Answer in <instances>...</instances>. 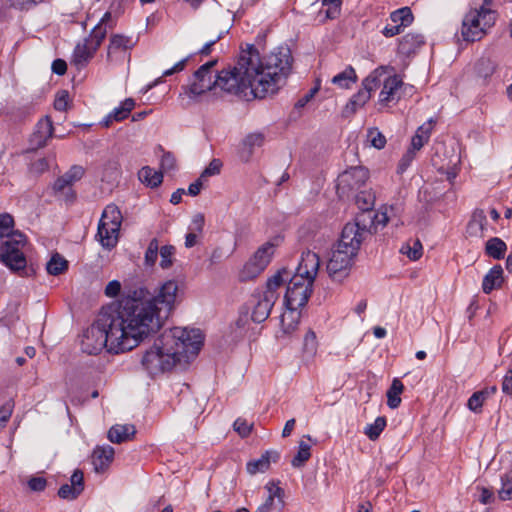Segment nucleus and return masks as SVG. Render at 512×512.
I'll return each instance as SVG.
<instances>
[{
    "instance_id": "17",
    "label": "nucleus",
    "mask_w": 512,
    "mask_h": 512,
    "mask_svg": "<svg viewBox=\"0 0 512 512\" xmlns=\"http://www.w3.org/2000/svg\"><path fill=\"white\" fill-rule=\"evenodd\" d=\"M280 459V453L276 450L265 451L260 458L251 460L247 463L246 469L250 475L264 473L268 471L272 463H277Z\"/></svg>"
},
{
    "instance_id": "64",
    "label": "nucleus",
    "mask_w": 512,
    "mask_h": 512,
    "mask_svg": "<svg viewBox=\"0 0 512 512\" xmlns=\"http://www.w3.org/2000/svg\"><path fill=\"white\" fill-rule=\"evenodd\" d=\"M504 393L512 394V369L508 370L502 383Z\"/></svg>"
},
{
    "instance_id": "8",
    "label": "nucleus",
    "mask_w": 512,
    "mask_h": 512,
    "mask_svg": "<svg viewBox=\"0 0 512 512\" xmlns=\"http://www.w3.org/2000/svg\"><path fill=\"white\" fill-rule=\"evenodd\" d=\"M369 172L362 166L350 167L337 178V193L341 198H349L359 192L366 184Z\"/></svg>"
},
{
    "instance_id": "63",
    "label": "nucleus",
    "mask_w": 512,
    "mask_h": 512,
    "mask_svg": "<svg viewBox=\"0 0 512 512\" xmlns=\"http://www.w3.org/2000/svg\"><path fill=\"white\" fill-rule=\"evenodd\" d=\"M204 183L205 180L199 176V178L195 182L189 185L188 194L191 196H197L200 193L201 189L203 188Z\"/></svg>"
},
{
    "instance_id": "31",
    "label": "nucleus",
    "mask_w": 512,
    "mask_h": 512,
    "mask_svg": "<svg viewBox=\"0 0 512 512\" xmlns=\"http://www.w3.org/2000/svg\"><path fill=\"white\" fill-rule=\"evenodd\" d=\"M357 74L352 66H347L342 72L336 74L331 82L341 89H350L357 82Z\"/></svg>"
},
{
    "instance_id": "43",
    "label": "nucleus",
    "mask_w": 512,
    "mask_h": 512,
    "mask_svg": "<svg viewBox=\"0 0 512 512\" xmlns=\"http://www.w3.org/2000/svg\"><path fill=\"white\" fill-rule=\"evenodd\" d=\"M488 391H478L472 394V396L468 399V408L473 412H480L482 405L486 398L488 397Z\"/></svg>"
},
{
    "instance_id": "15",
    "label": "nucleus",
    "mask_w": 512,
    "mask_h": 512,
    "mask_svg": "<svg viewBox=\"0 0 512 512\" xmlns=\"http://www.w3.org/2000/svg\"><path fill=\"white\" fill-rule=\"evenodd\" d=\"M265 489L268 493L267 497L255 512H281L284 506V490L279 486V481L267 482Z\"/></svg>"
},
{
    "instance_id": "25",
    "label": "nucleus",
    "mask_w": 512,
    "mask_h": 512,
    "mask_svg": "<svg viewBox=\"0 0 512 512\" xmlns=\"http://www.w3.org/2000/svg\"><path fill=\"white\" fill-rule=\"evenodd\" d=\"M135 102L132 98L125 99L119 107H116L101 122L103 127H110L114 121H122L126 119L134 109Z\"/></svg>"
},
{
    "instance_id": "51",
    "label": "nucleus",
    "mask_w": 512,
    "mask_h": 512,
    "mask_svg": "<svg viewBox=\"0 0 512 512\" xmlns=\"http://www.w3.org/2000/svg\"><path fill=\"white\" fill-rule=\"evenodd\" d=\"M14 409V402L12 400L6 401L0 407V427H4L7 421L10 419Z\"/></svg>"
},
{
    "instance_id": "49",
    "label": "nucleus",
    "mask_w": 512,
    "mask_h": 512,
    "mask_svg": "<svg viewBox=\"0 0 512 512\" xmlns=\"http://www.w3.org/2000/svg\"><path fill=\"white\" fill-rule=\"evenodd\" d=\"M234 430L241 436L246 437L250 434L253 424L249 423L246 419L238 418L234 422Z\"/></svg>"
},
{
    "instance_id": "54",
    "label": "nucleus",
    "mask_w": 512,
    "mask_h": 512,
    "mask_svg": "<svg viewBox=\"0 0 512 512\" xmlns=\"http://www.w3.org/2000/svg\"><path fill=\"white\" fill-rule=\"evenodd\" d=\"M84 168L82 166H72L65 174L64 177L73 185L75 182L79 181L84 175Z\"/></svg>"
},
{
    "instance_id": "50",
    "label": "nucleus",
    "mask_w": 512,
    "mask_h": 512,
    "mask_svg": "<svg viewBox=\"0 0 512 512\" xmlns=\"http://www.w3.org/2000/svg\"><path fill=\"white\" fill-rule=\"evenodd\" d=\"M222 162L219 159H213L209 165L203 170L200 177L207 180L208 177L214 176L220 173Z\"/></svg>"
},
{
    "instance_id": "24",
    "label": "nucleus",
    "mask_w": 512,
    "mask_h": 512,
    "mask_svg": "<svg viewBox=\"0 0 512 512\" xmlns=\"http://www.w3.org/2000/svg\"><path fill=\"white\" fill-rule=\"evenodd\" d=\"M504 272L500 265L493 266L483 278L482 290L490 294L495 289H500L504 282Z\"/></svg>"
},
{
    "instance_id": "47",
    "label": "nucleus",
    "mask_w": 512,
    "mask_h": 512,
    "mask_svg": "<svg viewBox=\"0 0 512 512\" xmlns=\"http://www.w3.org/2000/svg\"><path fill=\"white\" fill-rule=\"evenodd\" d=\"M498 497L502 501L512 499V476L501 478V488L498 490Z\"/></svg>"
},
{
    "instance_id": "62",
    "label": "nucleus",
    "mask_w": 512,
    "mask_h": 512,
    "mask_svg": "<svg viewBox=\"0 0 512 512\" xmlns=\"http://www.w3.org/2000/svg\"><path fill=\"white\" fill-rule=\"evenodd\" d=\"M403 31V28L400 27L396 23L388 24L382 30V33L385 37H393L395 35L400 34Z\"/></svg>"
},
{
    "instance_id": "11",
    "label": "nucleus",
    "mask_w": 512,
    "mask_h": 512,
    "mask_svg": "<svg viewBox=\"0 0 512 512\" xmlns=\"http://www.w3.org/2000/svg\"><path fill=\"white\" fill-rule=\"evenodd\" d=\"M383 71L375 70L369 76H367L363 82V88L360 89L349 102L346 104L343 114L348 117L355 114L360 108H362L371 98V92L374 91L381 84V75Z\"/></svg>"
},
{
    "instance_id": "7",
    "label": "nucleus",
    "mask_w": 512,
    "mask_h": 512,
    "mask_svg": "<svg viewBox=\"0 0 512 512\" xmlns=\"http://www.w3.org/2000/svg\"><path fill=\"white\" fill-rule=\"evenodd\" d=\"M106 33V29H102L100 26H95L89 36L84 38L81 42H78L75 46L71 58V64L77 69L85 67L94 57L96 51L105 38Z\"/></svg>"
},
{
    "instance_id": "22",
    "label": "nucleus",
    "mask_w": 512,
    "mask_h": 512,
    "mask_svg": "<svg viewBox=\"0 0 512 512\" xmlns=\"http://www.w3.org/2000/svg\"><path fill=\"white\" fill-rule=\"evenodd\" d=\"M300 309V307H285L280 316V327L284 334H291L297 329L301 316Z\"/></svg>"
},
{
    "instance_id": "44",
    "label": "nucleus",
    "mask_w": 512,
    "mask_h": 512,
    "mask_svg": "<svg viewBox=\"0 0 512 512\" xmlns=\"http://www.w3.org/2000/svg\"><path fill=\"white\" fill-rule=\"evenodd\" d=\"M160 254V266L163 269H168L173 264V258L175 254V248L171 245H165L159 249Z\"/></svg>"
},
{
    "instance_id": "33",
    "label": "nucleus",
    "mask_w": 512,
    "mask_h": 512,
    "mask_svg": "<svg viewBox=\"0 0 512 512\" xmlns=\"http://www.w3.org/2000/svg\"><path fill=\"white\" fill-rule=\"evenodd\" d=\"M506 250V243L498 237L489 239L485 245L486 254L497 260L504 258Z\"/></svg>"
},
{
    "instance_id": "53",
    "label": "nucleus",
    "mask_w": 512,
    "mask_h": 512,
    "mask_svg": "<svg viewBox=\"0 0 512 512\" xmlns=\"http://www.w3.org/2000/svg\"><path fill=\"white\" fill-rule=\"evenodd\" d=\"M392 210H393L392 207H390V208L384 207L383 209L378 211L374 215V218L372 220L373 225L375 227H378L379 225L385 226L389 222V220H390L389 212L392 211Z\"/></svg>"
},
{
    "instance_id": "3",
    "label": "nucleus",
    "mask_w": 512,
    "mask_h": 512,
    "mask_svg": "<svg viewBox=\"0 0 512 512\" xmlns=\"http://www.w3.org/2000/svg\"><path fill=\"white\" fill-rule=\"evenodd\" d=\"M203 335L198 329L174 327L162 332L144 353L142 365L151 375L186 366L198 355Z\"/></svg>"
},
{
    "instance_id": "58",
    "label": "nucleus",
    "mask_w": 512,
    "mask_h": 512,
    "mask_svg": "<svg viewBox=\"0 0 512 512\" xmlns=\"http://www.w3.org/2000/svg\"><path fill=\"white\" fill-rule=\"evenodd\" d=\"M205 218L202 213H197L193 216L191 225L189 227L190 231L197 232L202 234L204 228Z\"/></svg>"
},
{
    "instance_id": "46",
    "label": "nucleus",
    "mask_w": 512,
    "mask_h": 512,
    "mask_svg": "<svg viewBox=\"0 0 512 512\" xmlns=\"http://www.w3.org/2000/svg\"><path fill=\"white\" fill-rule=\"evenodd\" d=\"M356 202L363 211L370 210L375 203V196L370 192L359 191L356 194Z\"/></svg>"
},
{
    "instance_id": "21",
    "label": "nucleus",
    "mask_w": 512,
    "mask_h": 512,
    "mask_svg": "<svg viewBox=\"0 0 512 512\" xmlns=\"http://www.w3.org/2000/svg\"><path fill=\"white\" fill-rule=\"evenodd\" d=\"M402 86V80L398 76L393 75L387 77L383 82L382 90L379 94L381 104H388L399 98L398 92Z\"/></svg>"
},
{
    "instance_id": "39",
    "label": "nucleus",
    "mask_w": 512,
    "mask_h": 512,
    "mask_svg": "<svg viewBox=\"0 0 512 512\" xmlns=\"http://www.w3.org/2000/svg\"><path fill=\"white\" fill-rule=\"evenodd\" d=\"M385 427L386 419L384 417H377L373 423L365 427L364 433L370 440L375 441L379 438Z\"/></svg>"
},
{
    "instance_id": "27",
    "label": "nucleus",
    "mask_w": 512,
    "mask_h": 512,
    "mask_svg": "<svg viewBox=\"0 0 512 512\" xmlns=\"http://www.w3.org/2000/svg\"><path fill=\"white\" fill-rule=\"evenodd\" d=\"M433 127L434 122L432 119L422 124L412 137L409 149L415 152L420 151V149L429 141Z\"/></svg>"
},
{
    "instance_id": "29",
    "label": "nucleus",
    "mask_w": 512,
    "mask_h": 512,
    "mask_svg": "<svg viewBox=\"0 0 512 512\" xmlns=\"http://www.w3.org/2000/svg\"><path fill=\"white\" fill-rule=\"evenodd\" d=\"M136 433L135 427L130 424L114 425L108 431V439L113 443H122L131 439Z\"/></svg>"
},
{
    "instance_id": "40",
    "label": "nucleus",
    "mask_w": 512,
    "mask_h": 512,
    "mask_svg": "<svg viewBox=\"0 0 512 512\" xmlns=\"http://www.w3.org/2000/svg\"><path fill=\"white\" fill-rule=\"evenodd\" d=\"M401 252L407 255L410 260L416 261L420 259L423 254V246L421 242L416 239L412 242V245H410V243L404 245L401 248Z\"/></svg>"
},
{
    "instance_id": "26",
    "label": "nucleus",
    "mask_w": 512,
    "mask_h": 512,
    "mask_svg": "<svg viewBox=\"0 0 512 512\" xmlns=\"http://www.w3.org/2000/svg\"><path fill=\"white\" fill-rule=\"evenodd\" d=\"M424 43V38L418 33H407L398 44V52L402 55L409 56L415 53Z\"/></svg>"
},
{
    "instance_id": "57",
    "label": "nucleus",
    "mask_w": 512,
    "mask_h": 512,
    "mask_svg": "<svg viewBox=\"0 0 512 512\" xmlns=\"http://www.w3.org/2000/svg\"><path fill=\"white\" fill-rule=\"evenodd\" d=\"M320 85L317 84L315 87L311 88L306 94H304L301 98L298 99V101L295 104L296 108H303L305 107L317 94L319 91Z\"/></svg>"
},
{
    "instance_id": "14",
    "label": "nucleus",
    "mask_w": 512,
    "mask_h": 512,
    "mask_svg": "<svg viewBox=\"0 0 512 512\" xmlns=\"http://www.w3.org/2000/svg\"><path fill=\"white\" fill-rule=\"evenodd\" d=\"M135 45L131 37L121 34H113L109 39L107 48V62L109 64L122 63L127 57L129 58V50Z\"/></svg>"
},
{
    "instance_id": "23",
    "label": "nucleus",
    "mask_w": 512,
    "mask_h": 512,
    "mask_svg": "<svg viewBox=\"0 0 512 512\" xmlns=\"http://www.w3.org/2000/svg\"><path fill=\"white\" fill-rule=\"evenodd\" d=\"M265 142V136L260 132H253L248 134L242 141V149L240 157L242 160L248 162L256 148H260Z\"/></svg>"
},
{
    "instance_id": "28",
    "label": "nucleus",
    "mask_w": 512,
    "mask_h": 512,
    "mask_svg": "<svg viewBox=\"0 0 512 512\" xmlns=\"http://www.w3.org/2000/svg\"><path fill=\"white\" fill-rule=\"evenodd\" d=\"M53 134V123L51 119L46 116L41 119L36 126V130L33 134L36 144L39 147L46 145L47 141L52 137Z\"/></svg>"
},
{
    "instance_id": "60",
    "label": "nucleus",
    "mask_w": 512,
    "mask_h": 512,
    "mask_svg": "<svg viewBox=\"0 0 512 512\" xmlns=\"http://www.w3.org/2000/svg\"><path fill=\"white\" fill-rule=\"evenodd\" d=\"M176 166L175 157L170 153H165L161 158V168L164 171H171Z\"/></svg>"
},
{
    "instance_id": "1",
    "label": "nucleus",
    "mask_w": 512,
    "mask_h": 512,
    "mask_svg": "<svg viewBox=\"0 0 512 512\" xmlns=\"http://www.w3.org/2000/svg\"><path fill=\"white\" fill-rule=\"evenodd\" d=\"M178 284L164 282L155 292L137 287L115 308L104 311L97 323L83 334L81 349L97 354L103 348L118 354L136 348L158 332L175 308Z\"/></svg>"
},
{
    "instance_id": "56",
    "label": "nucleus",
    "mask_w": 512,
    "mask_h": 512,
    "mask_svg": "<svg viewBox=\"0 0 512 512\" xmlns=\"http://www.w3.org/2000/svg\"><path fill=\"white\" fill-rule=\"evenodd\" d=\"M71 486H73L80 493L84 490V475L79 469L75 470L70 478Z\"/></svg>"
},
{
    "instance_id": "20",
    "label": "nucleus",
    "mask_w": 512,
    "mask_h": 512,
    "mask_svg": "<svg viewBox=\"0 0 512 512\" xmlns=\"http://www.w3.org/2000/svg\"><path fill=\"white\" fill-rule=\"evenodd\" d=\"M275 303L276 301L272 295L269 297L264 294L259 295L252 310V320L256 323L265 321L269 317Z\"/></svg>"
},
{
    "instance_id": "35",
    "label": "nucleus",
    "mask_w": 512,
    "mask_h": 512,
    "mask_svg": "<svg viewBox=\"0 0 512 512\" xmlns=\"http://www.w3.org/2000/svg\"><path fill=\"white\" fill-rule=\"evenodd\" d=\"M68 269V261L59 253H55L51 256L50 260L46 264V270L48 274L58 276Z\"/></svg>"
},
{
    "instance_id": "9",
    "label": "nucleus",
    "mask_w": 512,
    "mask_h": 512,
    "mask_svg": "<svg viewBox=\"0 0 512 512\" xmlns=\"http://www.w3.org/2000/svg\"><path fill=\"white\" fill-rule=\"evenodd\" d=\"M313 284V282L302 278L301 275L290 274L284 294L285 307H304L313 292Z\"/></svg>"
},
{
    "instance_id": "18",
    "label": "nucleus",
    "mask_w": 512,
    "mask_h": 512,
    "mask_svg": "<svg viewBox=\"0 0 512 512\" xmlns=\"http://www.w3.org/2000/svg\"><path fill=\"white\" fill-rule=\"evenodd\" d=\"M288 279H290V271L287 268L279 269L267 279L263 294L268 297L272 295L277 301L280 296L279 290L286 285Z\"/></svg>"
},
{
    "instance_id": "59",
    "label": "nucleus",
    "mask_w": 512,
    "mask_h": 512,
    "mask_svg": "<svg viewBox=\"0 0 512 512\" xmlns=\"http://www.w3.org/2000/svg\"><path fill=\"white\" fill-rule=\"evenodd\" d=\"M121 287L118 280H112L106 285L104 293L109 298L117 297L121 292Z\"/></svg>"
},
{
    "instance_id": "42",
    "label": "nucleus",
    "mask_w": 512,
    "mask_h": 512,
    "mask_svg": "<svg viewBox=\"0 0 512 512\" xmlns=\"http://www.w3.org/2000/svg\"><path fill=\"white\" fill-rule=\"evenodd\" d=\"M367 142L376 149H382L386 145V138L377 128H370L367 131Z\"/></svg>"
},
{
    "instance_id": "32",
    "label": "nucleus",
    "mask_w": 512,
    "mask_h": 512,
    "mask_svg": "<svg viewBox=\"0 0 512 512\" xmlns=\"http://www.w3.org/2000/svg\"><path fill=\"white\" fill-rule=\"evenodd\" d=\"M138 178L143 184L151 188L158 187L163 181L162 173L149 166L142 167L139 170Z\"/></svg>"
},
{
    "instance_id": "13",
    "label": "nucleus",
    "mask_w": 512,
    "mask_h": 512,
    "mask_svg": "<svg viewBox=\"0 0 512 512\" xmlns=\"http://www.w3.org/2000/svg\"><path fill=\"white\" fill-rule=\"evenodd\" d=\"M362 221L363 220L358 217L354 222H349L344 226L341 238L337 244L340 248L347 249L357 254L363 240L369 233L366 224H362Z\"/></svg>"
},
{
    "instance_id": "12",
    "label": "nucleus",
    "mask_w": 512,
    "mask_h": 512,
    "mask_svg": "<svg viewBox=\"0 0 512 512\" xmlns=\"http://www.w3.org/2000/svg\"><path fill=\"white\" fill-rule=\"evenodd\" d=\"M356 255L357 254L336 245L331 251L326 265L329 276L335 281H340L345 278L350 272Z\"/></svg>"
},
{
    "instance_id": "34",
    "label": "nucleus",
    "mask_w": 512,
    "mask_h": 512,
    "mask_svg": "<svg viewBox=\"0 0 512 512\" xmlns=\"http://www.w3.org/2000/svg\"><path fill=\"white\" fill-rule=\"evenodd\" d=\"M403 390V383L398 378L393 379L392 384L386 393L387 405L391 409H396L399 407L401 403L400 395L402 394Z\"/></svg>"
},
{
    "instance_id": "52",
    "label": "nucleus",
    "mask_w": 512,
    "mask_h": 512,
    "mask_svg": "<svg viewBox=\"0 0 512 512\" xmlns=\"http://www.w3.org/2000/svg\"><path fill=\"white\" fill-rule=\"evenodd\" d=\"M81 493L70 484H63L58 490V496L62 499L74 500Z\"/></svg>"
},
{
    "instance_id": "16",
    "label": "nucleus",
    "mask_w": 512,
    "mask_h": 512,
    "mask_svg": "<svg viewBox=\"0 0 512 512\" xmlns=\"http://www.w3.org/2000/svg\"><path fill=\"white\" fill-rule=\"evenodd\" d=\"M320 267L319 256L310 250L301 254L300 262L294 275H301L302 278L314 283Z\"/></svg>"
},
{
    "instance_id": "30",
    "label": "nucleus",
    "mask_w": 512,
    "mask_h": 512,
    "mask_svg": "<svg viewBox=\"0 0 512 512\" xmlns=\"http://www.w3.org/2000/svg\"><path fill=\"white\" fill-rule=\"evenodd\" d=\"M487 224L486 214L483 210H475L467 225V233L470 236L482 237Z\"/></svg>"
},
{
    "instance_id": "36",
    "label": "nucleus",
    "mask_w": 512,
    "mask_h": 512,
    "mask_svg": "<svg viewBox=\"0 0 512 512\" xmlns=\"http://www.w3.org/2000/svg\"><path fill=\"white\" fill-rule=\"evenodd\" d=\"M317 350H318V342H317L316 334L312 330H309V331H307V333L304 336L303 349H302L303 358L306 360L314 359V357L317 354Z\"/></svg>"
},
{
    "instance_id": "2",
    "label": "nucleus",
    "mask_w": 512,
    "mask_h": 512,
    "mask_svg": "<svg viewBox=\"0 0 512 512\" xmlns=\"http://www.w3.org/2000/svg\"><path fill=\"white\" fill-rule=\"evenodd\" d=\"M217 60H211L194 73L189 92L198 96L207 91L235 94L247 101L275 94L290 75L293 57L288 46L274 48L260 56L250 45L242 50L233 69L222 70L216 76L212 68Z\"/></svg>"
},
{
    "instance_id": "61",
    "label": "nucleus",
    "mask_w": 512,
    "mask_h": 512,
    "mask_svg": "<svg viewBox=\"0 0 512 512\" xmlns=\"http://www.w3.org/2000/svg\"><path fill=\"white\" fill-rule=\"evenodd\" d=\"M46 484V479L43 477H33L28 482L29 488L33 491H43Z\"/></svg>"
},
{
    "instance_id": "5",
    "label": "nucleus",
    "mask_w": 512,
    "mask_h": 512,
    "mask_svg": "<svg viewBox=\"0 0 512 512\" xmlns=\"http://www.w3.org/2000/svg\"><path fill=\"white\" fill-rule=\"evenodd\" d=\"M497 13L493 9V0H483L479 7L472 8L464 17L461 35L464 40H480L496 21Z\"/></svg>"
},
{
    "instance_id": "6",
    "label": "nucleus",
    "mask_w": 512,
    "mask_h": 512,
    "mask_svg": "<svg viewBox=\"0 0 512 512\" xmlns=\"http://www.w3.org/2000/svg\"><path fill=\"white\" fill-rule=\"evenodd\" d=\"M122 221L123 216L117 205L109 204L105 207L96 234L103 248L111 250L117 245Z\"/></svg>"
},
{
    "instance_id": "10",
    "label": "nucleus",
    "mask_w": 512,
    "mask_h": 512,
    "mask_svg": "<svg viewBox=\"0 0 512 512\" xmlns=\"http://www.w3.org/2000/svg\"><path fill=\"white\" fill-rule=\"evenodd\" d=\"M274 252L272 243L268 242L259 247L239 271V280L247 282L258 277L270 263Z\"/></svg>"
},
{
    "instance_id": "48",
    "label": "nucleus",
    "mask_w": 512,
    "mask_h": 512,
    "mask_svg": "<svg viewBox=\"0 0 512 512\" xmlns=\"http://www.w3.org/2000/svg\"><path fill=\"white\" fill-rule=\"evenodd\" d=\"M416 153L417 152L412 151L411 149L408 148V150L404 153V155L402 156L398 163L397 173L403 174L408 169V167L415 159Z\"/></svg>"
},
{
    "instance_id": "45",
    "label": "nucleus",
    "mask_w": 512,
    "mask_h": 512,
    "mask_svg": "<svg viewBox=\"0 0 512 512\" xmlns=\"http://www.w3.org/2000/svg\"><path fill=\"white\" fill-rule=\"evenodd\" d=\"M159 254V243L157 239H152L145 252L144 261L147 266H153L156 263Z\"/></svg>"
},
{
    "instance_id": "55",
    "label": "nucleus",
    "mask_w": 512,
    "mask_h": 512,
    "mask_svg": "<svg viewBox=\"0 0 512 512\" xmlns=\"http://www.w3.org/2000/svg\"><path fill=\"white\" fill-rule=\"evenodd\" d=\"M69 104V93L66 90H62L57 93L54 107L56 110L65 111L68 108Z\"/></svg>"
},
{
    "instance_id": "37",
    "label": "nucleus",
    "mask_w": 512,
    "mask_h": 512,
    "mask_svg": "<svg viewBox=\"0 0 512 512\" xmlns=\"http://www.w3.org/2000/svg\"><path fill=\"white\" fill-rule=\"evenodd\" d=\"M392 23L398 24L403 29L413 21V15L409 7L400 8L390 14Z\"/></svg>"
},
{
    "instance_id": "19",
    "label": "nucleus",
    "mask_w": 512,
    "mask_h": 512,
    "mask_svg": "<svg viewBox=\"0 0 512 512\" xmlns=\"http://www.w3.org/2000/svg\"><path fill=\"white\" fill-rule=\"evenodd\" d=\"M114 453V449L109 445L97 446L92 453V464L95 471H105L112 463Z\"/></svg>"
},
{
    "instance_id": "38",
    "label": "nucleus",
    "mask_w": 512,
    "mask_h": 512,
    "mask_svg": "<svg viewBox=\"0 0 512 512\" xmlns=\"http://www.w3.org/2000/svg\"><path fill=\"white\" fill-rule=\"evenodd\" d=\"M310 450L311 446L307 442L301 440L299 442L298 452L291 461L292 466L295 468L302 467L311 457Z\"/></svg>"
},
{
    "instance_id": "41",
    "label": "nucleus",
    "mask_w": 512,
    "mask_h": 512,
    "mask_svg": "<svg viewBox=\"0 0 512 512\" xmlns=\"http://www.w3.org/2000/svg\"><path fill=\"white\" fill-rule=\"evenodd\" d=\"M340 5V0H323L320 13H324L326 19H335L340 13Z\"/></svg>"
},
{
    "instance_id": "4",
    "label": "nucleus",
    "mask_w": 512,
    "mask_h": 512,
    "mask_svg": "<svg viewBox=\"0 0 512 512\" xmlns=\"http://www.w3.org/2000/svg\"><path fill=\"white\" fill-rule=\"evenodd\" d=\"M14 219L8 213L0 214V262L12 272L25 271L27 260L23 252L26 237L19 231H13Z\"/></svg>"
}]
</instances>
